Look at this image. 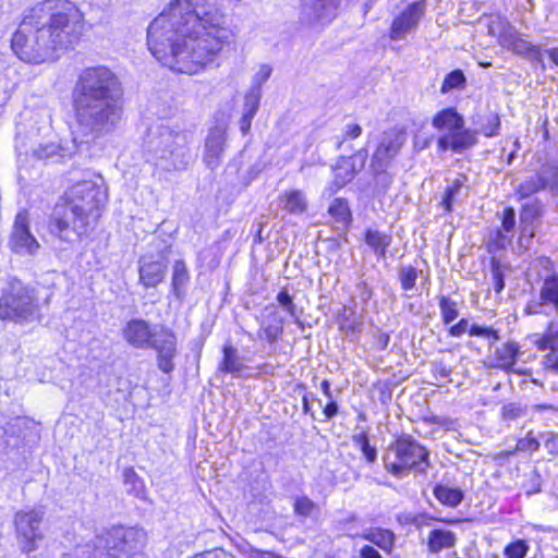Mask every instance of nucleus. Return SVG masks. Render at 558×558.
Instances as JSON below:
<instances>
[{"label":"nucleus","mask_w":558,"mask_h":558,"mask_svg":"<svg viewBox=\"0 0 558 558\" xmlns=\"http://www.w3.org/2000/svg\"><path fill=\"white\" fill-rule=\"evenodd\" d=\"M233 40L214 0H171L147 27L151 54L173 72L190 75L214 63Z\"/></svg>","instance_id":"1"},{"label":"nucleus","mask_w":558,"mask_h":558,"mask_svg":"<svg viewBox=\"0 0 558 558\" xmlns=\"http://www.w3.org/2000/svg\"><path fill=\"white\" fill-rule=\"evenodd\" d=\"M84 29L78 8L68 0H46L31 8L14 33L11 47L28 63L52 61L74 47Z\"/></svg>","instance_id":"2"},{"label":"nucleus","mask_w":558,"mask_h":558,"mask_svg":"<svg viewBox=\"0 0 558 558\" xmlns=\"http://www.w3.org/2000/svg\"><path fill=\"white\" fill-rule=\"evenodd\" d=\"M78 133L77 146L114 131L122 119L123 92L118 76L107 66L84 69L73 90Z\"/></svg>","instance_id":"3"},{"label":"nucleus","mask_w":558,"mask_h":558,"mask_svg":"<svg viewBox=\"0 0 558 558\" xmlns=\"http://www.w3.org/2000/svg\"><path fill=\"white\" fill-rule=\"evenodd\" d=\"M107 199L101 181L85 180L72 185L58 203L49 222L50 233L61 242L73 243L88 231L100 216Z\"/></svg>","instance_id":"4"},{"label":"nucleus","mask_w":558,"mask_h":558,"mask_svg":"<svg viewBox=\"0 0 558 558\" xmlns=\"http://www.w3.org/2000/svg\"><path fill=\"white\" fill-rule=\"evenodd\" d=\"M149 153L157 168L168 172L184 170L190 162L189 136L162 126L150 140Z\"/></svg>","instance_id":"5"},{"label":"nucleus","mask_w":558,"mask_h":558,"mask_svg":"<svg viewBox=\"0 0 558 558\" xmlns=\"http://www.w3.org/2000/svg\"><path fill=\"white\" fill-rule=\"evenodd\" d=\"M428 451L411 436L404 435L391 442L384 453V465L387 472L400 478L411 471L425 473Z\"/></svg>","instance_id":"6"},{"label":"nucleus","mask_w":558,"mask_h":558,"mask_svg":"<svg viewBox=\"0 0 558 558\" xmlns=\"http://www.w3.org/2000/svg\"><path fill=\"white\" fill-rule=\"evenodd\" d=\"M432 125L441 133L437 140L438 151L451 150L461 154L477 143V133L464 128V118L454 108H445L437 112Z\"/></svg>","instance_id":"7"},{"label":"nucleus","mask_w":558,"mask_h":558,"mask_svg":"<svg viewBox=\"0 0 558 558\" xmlns=\"http://www.w3.org/2000/svg\"><path fill=\"white\" fill-rule=\"evenodd\" d=\"M36 299L27 287L13 281L3 290L0 298V319L14 323H28L38 314Z\"/></svg>","instance_id":"8"},{"label":"nucleus","mask_w":558,"mask_h":558,"mask_svg":"<svg viewBox=\"0 0 558 558\" xmlns=\"http://www.w3.org/2000/svg\"><path fill=\"white\" fill-rule=\"evenodd\" d=\"M138 531L134 529L113 527L98 538L94 558H121L137 548Z\"/></svg>","instance_id":"9"},{"label":"nucleus","mask_w":558,"mask_h":558,"mask_svg":"<svg viewBox=\"0 0 558 558\" xmlns=\"http://www.w3.org/2000/svg\"><path fill=\"white\" fill-rule=\"evenodd\" d=\"M44 519L41 509H29L16 512L14 524L17 543L24 553H32L38 548V542L44 538L40 524Z\"/></svg>","instance_id":"10"},{"label":"nucleus","mask_w":558,"mask_h":558,"mask_svg":"<svg viewBox=\"0 0 558 558\" xmlns=\"http://www.w3.org/2000/svg\"><path fill=\"white\" fill-rule=\"evenodd\" d=\"M9 248L21 256H35L40 244L31 232V219L26 209L20 210L14 218L8 241Z\"/></svg>","instance_id":"11"},{"label":"nucleus","mask_w":558,"mask_h":558,"mask_svg":"<svg viewBox=\"0 0 558 558\" xmlns=\"http://www.w3.org/2000/svg\"><path fill=\"white\" fill-rule=\"evenodd\" d=\"M527 315H546L558 313V274L543 279L538 296L530 300L524 307Z\"/></svg>","instance_id":"12"},{"label":"nucleus","mask_w":558,"mask_h":558,"mask_svg":"<svg viewBox=\"0 0 558 558\" xmlns=\"http://www.w3.org/2000/svg\"><path fill=\"white\" fill-rule=\"evenodd\" d=\"M342 0H301L300 20L306 25H326L338 14Z\"/></svg>","instance_id":"13"},{"label":"nucleus","mask_w":558,"mask_h":558,"mask_svg":"<svg viewBox=\"0 0 558 558\" xmlns=\"http://www.w3.org/2000/svg\"><path fill=\"white\" fill-rule=\"evenodd\" d=\"M407 142V132L400 128H391L380 134L375 151L371 161L391 165L392 160L399 155Z\"/></svg>","instance_id":"14"},{"label":"nucleus","mask_w":558,"mask_h":558,"mask_svg":"<svg viewBox=\"0 0 558 558\" xmlns=\"http://www.w3.org/2000/svg\"><path fill=\"white\" fill-rule=\"evenodd\" d=\"M150 348L157 352V364L161 372L169 374L174 369V357L177 356V337L169 329H161L156 333Z\"/></svg>","instance_id":"15"},{"label":"nucleus","mask_w":558,"mask_h":558,"mask_svg":"<svg viewBox=\"0 0 558 558\" xmlns=\"http://www.w3.org/2000/svg\"><path fill=\"white\" fill-rule=\"evenodd\" d=\"M497 27L498 44L501 47L507 48L517 54L539 53V48L525 40L515 29V27L511 25L506 19H499Z\"/></svg>","instance_id":"16"},{"label":"nucleus","mask_w":558,"mask_h":558,"mask_svg":"<svg viewBox=\"0 0 558 558\" xmlns=\"http://www.w3.org/2000/svg\"><path fill=\"white\" fill-rule=\"evenodd\" d=\"M426 7L424 2L411 3L391 24L390 38L392 40L404 39L405 36L415 31L421 19L425 13Z\"/></svg>","instance_id":"17"},{"label":"nucleus","mask_w":558,"mask_h":558,"mask_svg":"<svg viewBox=\"0 0 558 558\" xmlns=\"http://www.w3.org/2000/svg\"><path fill=\"white\" fill-rule=\"evenodd\" d=\"M557 168L553 165H543L534 175L524 179L515 192L521 198L530 197L531 195L546 190L548 184L555 179Z\"/></svg>","instance_id":"18"},{"label":"nucleus","mask_w":558,"mask_h":558,"mask_svg":"<svg viewBox=\"0 0 558 558\" xmlns=\"http://www.w3.org/2000/svg\"><path fill=\"white\" fill-rule=\"evenodd\" d=\"M156 333L144 319H131L122 330L125 341L137 349L150 348Z\"/></svg>","instance_id":"19"},{"label":"nucleus","mask_w":558,"mask_h":558,"mask_svg":"<svg viewBox=\"0 0 558 558\" xmlns=\"http://www.w3.org/2000/svg\"><path fill=\"white\" fill-rule=\"evenodd\" d=\"M515 225L514 209L512 207H506L501 215V229H497L492 233L488 242L489 248L494 246L495 250H501L511 244Z\"/></svg>","instance_id":"20"},{"label":"nucleus","mask_w":558,"mask_h":558,"mask_svg":"<svg viewBox=\"0 0 558 558\" xmlns=\"http://www.w3.org/2000/svg\"><path fill=\"white\" fill-rule=\"evenodd\" d=\"M226 142L225 131L220 128H215L209 131L206 143L204 161L209 168H216L220 163V157L223 151Z\"/></svg>","instance_id":"21"},{"label":"nucleus","mask_w":558,"mask_h":558,"mask_svg":"<svg viewBox=\"0 0 558 558\" xmlns=\"http://www.w3.org/2000/svg\"><path fill=\"white\" fill-rule=\"evenodd\" d=\"M167 265L162 260L141 262L140 280L147 287H156L160 283L166 274Z\"/></svg>","instance_id":"22"},{"label":"nucleus","mask_w":558,"mask_h":558,"mask_svg":"<svg viewBox=\"0 0 558 558\" xmlns=\"http://www.w3.org/2000/svg\"><path fill=\"white\" fill-rule=\"evenodd\" d=\"M519 345L514 342H506L495 349L492 355L490 367L508 371L517 363Z\"/></svg>","instance_id":"23"},{"label":"nucleus","mask_w":558,"mask_h":558,"mask_svg":"<svg viewBox=\"0 0 558 558\" xmlns=\"http://www.w3.org/2000/svg\"><path fill=\"white\" fill-rule=\"evenodd\" d=\"M279 335V316L275 306H267L260 315L262 339H266L269 343L276 342Z\"/></svg>","instance_id":"24"},{"label":"nucleus","mask_w":558,"mask_h":558,"mask_svg":"<svg viewBox=\"0 0 558 558\" xmlns=\"http://www.w3.org/2000/svg\"><path fill=\"white\" fill-rule=\"evenodd\" d=\"M389 167L390 165H381L374 161L369 163V172L374 181V192L377 195H385L393 183L395 177L388 171Z\"/></svg>","instance_id":"25"},{"label":"nucleus","mask_w":558,"mask_h":558,"mask_svg":"<svg viewBox=\"0 0 558 558\" xmlns=\"http://www.w3.org/2000/svg\"><path fill=\"white\" fill-rule=\"evenodd\" d=\"M362 538L371 542L387 554L395 547L396 535L392 531L381 527H371L363 532Z\"/></svg>","instance_id":"26"},{"label":"nucleus","mask_w":558,"mask_h":558,"mask_svg":"<svg viewBox=\"0 0 558 558\" xmlns=\"http://www.w3.org/2000/svg\"><path fill=\"white\" fill-rule=\"evenodd\" d=\"M456 534L449 530L434 529L428 534L427 547L429 553L437 554L442 549L452 548L456 544Z\"/></svg>","instance_id":"27"},{"label":"nucleus","mask_w":558,"mask_h":558,"mask_svg":"<svg viewBox=\"0 0 558 558\" xmlns=\"http://www.w3.org/2000/svg\"><path fill=\"white\" fill-rule=\"evenodd\" d=\"M364 240L365 243L374 251L378 259L386 258L387 248L392 242V236L390 234L369 229L365 232Z\"/></svg>","instance_id":"28"},{"label":"nucleus","mask_w":558,"mask_h":558,"mask_svg":"<svg viewBox=\"0 0 558 558\" xmlns=\"http://www.w3.org/2000/svg\"><path fill=\"white\" fill-rule=\"evenodd\" d=\"M244 362L239 356L236 349L232 348L231 345H226L223 348V360L219 369L221 372L239 376L244 371Z\"/></svg>","instance_id":"29"},{"label":"nucleus","mask_w":558,"mask_h":558,"mask_svg":"<svg viewBox=\"0 0 558 558\" xmlns=\"http://www.w3.org/2000/svg\"><path fill=\"white\" fill-rule=\"evenodd\" d=\"M338 320L340 329L347 337L355 336L361 331L362 322L356 317L355 312L352 308L343 306L338 312Z\"/></svg>","instance_id":"30"},{"label":"nucleus","mask_w":558,"mask_h":558,"mask_svg":"<svg viewBox=\"0 0 558 558\" xmlns=\"http://www.w3.org/2000/svg\"><path fill=\"white\" fill-rule=\"evenodd\" d=\"M533 343L538 350H558V324L550 322L543 335H535Z\"/></svg>","instance_id":"31"},{"label":"nucleus","mask_w":558,"mask_h":558,"mask_svg":"<svg viewBox=\"0 0 558 558\" xmlns=\"http://www.w3.org/2000/svg\"><path fill=\"white\" fill-rule=\"evenodd\" d=\"M283 208L291 214L300 215L307 209V198L305 194L300 190H292L284 195Z\"/></svg>","instance_id":"32"},{"label":"nucleus","mask_w":558,"mask_h":558,"mask_svg":"<svg viewBox=\"0 0 558 558\" xmlns=\"http://www.w3.org/2000/svg\"><path fill=\"white\" fill-rule=\"evenodd\" d=\"M355 177L354 166L351 161H344L340 158L333 168V184L339 190L347 183L351 182Z\"/></svg>","instance_id":"33"},{"label":"nucleus","mask_w":558,"mask_h":558,"mask_svg":"<svg viewBox=\"0 0 558 558\" xmlns=\"http://www.w3.org/2000/svg\"><path fill=\"white\" fill-rule=\"evenodd\" d=\"M434 495L438 501L449 507H457L463 499V493L459 488H451L445 485H436Z\"/></svg>","instance_id":"34"},{"label":"nucleus","mask_w":558,"mask_h":558,"mask_svg":"<svg viewBox=\"0 0 558 558\" xmlns=\"http://www.w3.org/2000/svg\"><path fill=\"white\" fill-rule=\"evenodd\" d=\"M293 511L298 517L311 518L319 513V506L307 496L292 498Z\"/></svg>","instance_id":"35"},{"label":"nucleus","mask_w":558,"mask_h":558,"mask_svg":"<svg viewBox=\"0 0 558 558\" xmlns=\"http://www.w3.org/2000/svg\"><path fill=\"white\" fill-rule=\"evenodd\" d=\"M465 178H458L456 179L451 185H449L442 195V199L439 203V206L444 208V210L449 214L452 211V206L457 201V197L459 196L461 192V187L463 186Z\"/></svg>","instance_id":"36"},{"label":"nucleus","mask_w":558,"mask_h":558,"mask_svg":"<svg viewBox=\"0 0 558 558\" xmlns=\"http://www.w3.org/2000/svg\"><path fill=\"white\" fill-rule=\"evenodd\" d=\"M33 154L38 159H50L56 156H70L72 155V151L61 147L59 144L54 142H48L39 144L38 147L34 149Z\"/></svg>","instance_id":"37"},{"label":"nucleus","mask_w":558,"mask_h":558,"mask_svg":"<svg viewBox=\"0 0 558 558\" xmlns=\"http://www.w3.org/2000/svg\"><path fill=\"white\" fill-rule=\"evenodd\" d=\"M328 213L339 223L348 225L351 220V211L347 201L336 198L329 206Z\"/></svg>","instance_id":"38"},{"label":"nucleus","mask_w":558,"mask_h":558,"mask_svg":"<svg viewBox=\"0 0 558 558\" xmlns=\"http://www.w3.org/2000/svg\"><path fill=\"white\" fill-rule=\"evenodd\" d=\"M189 281V272L182 260H177L173 265L172 288L177 298H181V292Z\"/></svg>","instance_id":"39"},{"label":"nucleus","mask_w":558,"mask_h":558,"mask_svg":"<svg viewBox=\"0 0 558 558\" xmlns=\"http://www.w3.org/2000/svg\"><path fill=\"white\" fill-rule=\"evenodd\" d=\"M542 216V204L538 201L526 203L520 211V222L535 227V223Z\"/></svg>","instance_id":"40"},{"label":"nucleus","mask_w":558,"mask_h":558,"mask_svg":"<svg viewBox=\"0 0 558 558\" xmlns=\"http://www.w3.org/2000/svg\"><path fill=\"white\" fill-rule=\"evenodd\" d=\"M439 308L445 325L451 324L459 316L457 302L448 296H439Z\"/></svg>","instance_id":"41"},{"label":"nucleus","mask_w":558,"mask_h":558,"mask_svg":"<svg viewBox=\"0 0 558 558\" xmlns=\"http://www.w3.org/2000/svg\"><path fill=\"white\" fill-rule=\"evenodd\" d=\"M529 409L526 405L517 402H510L501 408V418L506 423L514 422L526 416Z\"/></svg>","instance_id":"42"},{"label":"nucleus","mask_w":558,"mask_h":558,"mask_svg":"<svg viewBox=\"0 0 558 558\" xmlns=\"http://www.w3.org/2000/svg\"><path fill=\"white\" fill-rule=\"evenodd\" d=\"M466 78L461 70H453L447 74L442 81L440 93L447 94L450 90L457 88H463L465 86Z\"/></svg>","instance_id":"43"},{"label":"nucleus","mask_w":558,"mask_h":558,"mask_svg":"<svg viewBox=\"0 0 558 558\" xmlns=\"http://www.w3.org/2000/svg\"><path fill=\"white\" fill-rule=\"evenodd\" d=\"M292 392H288V397L292 399V407L296 409L299 404L302 407L304 413L310 412V402L305 392V387L302 384H294L291 386Z\"/></svg>","instance_id":"44"},{"label":"nucleus","mask_w":558,"mask_h":558,"mask_svg":"<svg viewBox=\"0 0 558 558\" xmlns=\"http://www.w3.org/2000/svg\"><path fill=\"white\" fill-rule=\"evenodd\" d=\"M417 277L418 272L412 266H401L399 268V280L402 289L405 291L414 289Z\"/></svg>","instance_id":"45"},{"label":"nucleus","mask_w":558,"mask_h":558,"mask_svg":"<svg viewBox=\"0 0 558 558\" xmlns=\"http://www.w3.org/2000/svg\"><path fill=\"white\" fill-rule=\"evenodd\" d=\"M529 548V544L525 541L517 539L505 547L504 555L506 558H524Z\"/></svg>","instance_id":"46"},{"label":"nucleus","mask_w":558,"mask_h":558,"mask_svg":"<svg viewBox=\"0 0 558 558\" xmlns=\"http://www.w3.org/2000/svg\"><path fill=\"white\" fill-rule=\"evenodd\" d=\"M470 336L483 337L489 340V347L500 339L499 332L490 327L480 326L476 324L471 325L469 329Z\"/></svg>","instance_id":"47"},{"label":"nucleus","mask_w":558,"mask_h":558,"mask_svg":"<svg viewBox=\"0 0 558 558\" xmlns=\"http://www.w3.org/2000/svg\"><path fill=\"white\" fill-rule=\"evenodd\" d=\"M281 311L286 312L293 323L300 324L301 311L286 291H281Z\"/></svg>","instance_id":"48"},{"label":"nucleus","mask_w":558,"mask_h":558,"mask_svg":"<svg viewBox=\"0 0 558 558\" xmlns=\"http://www.w3.org/2000/svg\"><path fill=\"white\" fill-rule=\"evenodd\" d=\"M354 441L361 447V450L368 463H374L377 459V450L369 445L366 434L354 436Z\"/></svg>","instance_id":"49"},{"label":"nucleus","mask_w":558,"mask_h":558,"mask_svg":"<svg viewBox=\"0 0 558 558\" xmlns=\"http://www.w3.org/2000/svg\"><path fill=\"white\" fill-rule=\"evenodd\" d=\"M260 99V89L257 86H253L251 90L245 95V102L243 112L255 116Z\"/></svg>","instance_id":"50"},{"label":"nucleus","mask_w":558,"mask_h":558,"mask_svg":"<svg viewBox=\"0 0 558 558\" xmlns=\"http://www.w3.org/2000/svg\"><path fill=\"white\" fill-rule=\"evenodd\" d=\"M362 134V126L357 123H348L345 124L341 140L337 143V148L339 149L342 144L348 140H355L360 137Z\"/></svg>","instance_id":"51"},{"label":"nucleus","mask_w":558,"mask_h":558,"mask_svg":"<svg viewBox=\"0 0 558 558\" xmlns=\"http://www.w3.org/2000/svg\"><path fill=\"white\" fill-rule=\"evenodd\" d=\"M492 274H493L494 289L497 293H499L505 288V279H504V272L501 270L500 264L495 258L492 259Z\"/></svg>","instance_id":"52"},{"label":"nucleus","mask_w":558,"mask_h":558,"mask_svg":"<svg viewBox=\"0 0 558 558\" xmlns=\"http://www.w3.org/2000/svg\"><path fill=\"white\" fill-rule=\"evenodd\" d=\"M500 128V119L497 114H490L487 117L486 123L482 126V133L486 137H492L498 134Z\"/></svg>","instance_id":"53"},{"label":"nucleus","mask_w":558,"mask_h":558,"mask_svg":"<svg viewBox=\"0 0 558 558\" xmlns=\"http://www.w3.org/2000/svg\"><path fill=\"white\" fill-rule=\"evenodd\" d=\"M539 441L532 436V433H529L526 437L519 439L517 450L535 452L539 449Z\"/></svg>","instance_id":"54"},{"label":"nucleus","mask_w":558,"mask_h":558,"mask_svg":"<svg viewBox=\"0 0 558 558\" xmlns=\"http://www.w3.org/2000/svg\"><path fill=\"white\" fill-rule=\"evenodd\" d=\"M367 157H368V154H367V150L365 148H362V149H359L354 155H352L351 157H342V159L344 161H351L354 166V173L356 174L357 172H360L364 166H365V162L367 160Z\"/></svg>","instance_id":"55"},{"label":"nucleus","mask_w":558,"mask_h":558,"mask_svg":"<svg viewBox=\"0 0 558 558\" xmlns=\"http://www.w3.org/2000/svg\"><path fill=\"white\" fill-rule=\"evenodd\" d=\"M124 482L132 485V489L138 495L144 489V483L133 469H126L123 473Z\"/></svg>","instance_id":"56"},{"label":"nucleus","mask_w":558,"mask_h":558,"mask_svg":"<svg viewBox=\"0 0 558 558\" xmlns=\"http://www.w3.org/2000/svg\"><path fill=\"white\" fill-rule=\"evenodd\" d=\"M535 227L527 223L520 222V236H519V245L524 248H529L531 241L534 236Z\"/></svg>","instance_id":"57"},{"label":"nucleus","mask_w":558,"mask_h":558,"mask_svg":"<svg viewBox=\"0 0 558 558\" xmlns=\"http://www.w3.org/2000/svg\"><path fill=\"white\" fill-rule=\"evenodd\" d=\"M432 369L436 379H445L450 376L452 369L444 363V361H435L432 364Z\"/></svg>","instance_id":"58"},{"label":"nucleus","mask_w":558,"mask_h":558,"mask_svg":"<svg viewBox=\"0 0 558 558\" xmlns=\"http://www.w3.org/2000/svg\"><path fill=\"white\" fill-rule=\"evenodd\" d=\"M469 320L465 318L460 319L456 325L449 328V335L452 337H460L470 329Z\"/></svg>","instance_id":"59"},{"label":"nucleus","mask_w":558,"mask_h":558,"mask_svg":"<svg viewBox=\"0 0 558 558\" xmlns=\"http://www.w3.org/2000/svg\"><path fill=\"white\" fill-rule=\"evenodd\" d=\"M544 365L547 369L558 372V350H550V352L544 357Z\"/></svg>","instance_id":"60"},{"label":"nucleus","mask_w":558,"mask_h":558,"mask_svg":"<svg viewBox=\"0 0 558 558\" xmlns=\"http://www.w3.org/2000/svg\"><path fill=\"white\" fill-rule=\"evenodd\" d=\"M544 445L550 454L558 456V434H548Z\"/></svg>","instance_id":"61"},{"label":"nucleus","mask_w":558,"mask_h":558,"mask_svg":"<svg viewBox=\"0 0 558 558\" xmlns=\"http://www.w3.org/2000/svg\"><path fill=\"white\" fill-rule=\"evenodd\" d=\"M338 410H339L338 404L332 398L331 400H329V402L326 404V407L323 410L325 420L329 421L332 417H335L338 413Z\"/></svg>","instance_id":"62"},{"label":"nucleus","mask_w":558,"mask_h":558,"mask_svg":"<svg viewBox=\"0 0 558 558\" xmlns=\"http://www.w3.org/2000/svg\"><path fill=\"white\" fill-rule=\"evenodd\" d=\"M361 558H383L381 555L374 547L365 545L360 549Z\"/></svg>","instance_id":"63"},{"label":"nucleus","mask_w":558,"mask_h":558,"mask_svg":"<svg viewBox=\"0 0 558 558\" xmlns=\"http://www.w3.org/2000/svg\"><path fill=\"white\" fill-rule=\"evenodd\" d=\"M192 558H232V557L228 556L222 550H210V551H206L204 554L195 555Z\"/></svg>","instance_id":"64"}]
</instances>
